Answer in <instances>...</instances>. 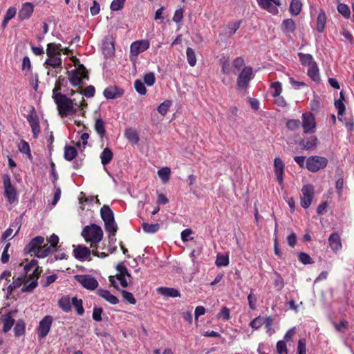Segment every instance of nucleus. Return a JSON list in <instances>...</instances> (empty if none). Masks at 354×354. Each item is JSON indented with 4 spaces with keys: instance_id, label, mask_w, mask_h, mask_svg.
<instances>
[{
    "instance_id": "nucleus-1",
    "label": "nucleus",
    "mask_w": 354,
    "mask_h": 354,
    "mask_svg": "<svg viewBox=\"0 0 354 354\" xmlns=\"http://www.w3.org/2000/svg\"><path fill=\"white\" fill-rule=\"evenodd\" d=\"M44 238L42 236H37L33 238L25 247L24 252L26 254L34 253L37 258H45L55 250L48 244L43 245Z\"/></svg>"
},
{
    "instance_id": "nucleus-2",
    "label": "nucleus",
    "mask_w": 354,
    "mask_h": 354,
    "mask_svg": "<svg viewBox=\"0 0 354 354\" xmlns=\"http://www.w3.org/2000/svg\"><path fill=\"white\" fill-rule=\"evenodd\" d=\"M53 97L61 117H66L76 113L77 109L74 106L73 100L70 99L64 94L57 93V88L53 89Z\"/></svg>"
},
{
    "instance_id": "nucleus-3",
    "label": "nucleus",
    "mask_w": 354,
    "mask_h": 354,
    "mask_svg": "<svg viewBox=\"0 0 354 354\" xmlns=\"http://www.w3.org/2000/svg\"><path fill=\"white\" fill-rule=\"evenodd\" d=\"M82 236L86 242L96 244L102 239L103 232L102 228L97 225L91 224V225L86 226L83 229Z\"/></svg>"
},
{
    "instance_id": "nucleus-4",
    "label": "nucleus",
    "mask_w": 354,
    "mask_h": 354,
    "mask_svg": "<svg viewBox=\"0 0 354 354\" xmlns=\"http://www.w3.org/2000/svg\"><path fill=\"white\" fill-rule=\"evenodd\" d=\"M100 215L104 222L105 230L117 232L118 225L114 220L113 212L109 206L103 205L100 209Z\"/></svg>"
},
{
    "instance_id": "nucleus-5",
    "label": "nucleus",
    "mask_w": 354,
    "mask_h": 354,
    "mask_svg": "<svg viewBox=\"0 0 354 354\" xmlns=\"http://www.w3.org/2000/svg\"><path fill=\"white\" fill-rule=\"evenodd\" d=\"M44 66L48 70V75L56 77L62 70V60L61 56L48 57Z\"/></svg>"
},
{
    "instance_id": "nucleus-6",
    "label": "nucleus",
    "mask_w": 354,
    "mask_h": 354,
    "mask_svg": "<svg viewBox=\"0 0 354 354\" xmlns=\"http://www.w3.org/2000/svg\"><path fill=\"white\" fill-rule=\"evenodd\" d=\"M328 164V159L319 156H311L306 159V167L311 172H317L324 169Z\"/></svg>"
},
{
    "instance_id": "nucleus-7",
    "label": "nucleus",
    "mask_w": 354,
    "mask_h": 354,
    "mask_svg": "<svg viewBox=\"0 0 354 354\" xmlns=\"http://www.w3.org/2000/svg\"><path fill=\"white\" fill-rule=\"evenodd\" d=\"M252 78V68L250 66H245L243 68L237 78V88L241 91H246L250 81Z\"/></svg>"
},
{
    "instance_id": "nucleus-8",
    "label": "nucleus",
    "mask_w": 354,
    "mask_h": 354,
    "mask_svg": "<svg viewBox=\"0 0 354 354\" xmlns=\"http://www.w3.org/2000/svg\"><path fill=\"white\" fill-rule=\"evenodd\" d=\"M3 183L4 187V195L7 198L8 201L12 204L17 201V191L12 186L10 180V177L8 174H5L3 176Z\"/></svg>"
},
{
    "instance_id": "nucleus-9",
    "label": "nucleus",
    "mask_w": 354,
    "mask_h": 354,
    "mask_svg": "<svg viewBox=\"0 0 354 354\" xmlns=\"http://www.w3.org/2000/svg\"><path fill=\"white\" fill-rule=\"evenodd\" d=\"M302 123L301 127L304 133L306 134H311L315 131L316 122L313 114L310 112L304 113L302 114Z\"/></svg>"
},
{
    "instance_id": "nucleus-10",
    "label": "nucleus",
    "mask_w": 354,
    "mask_h": 354,
    "mask_svg": "<svg viewBox=\"0 0 354 354\" xmlns=\"http://www.w3.org/2000/svg\"><path fill=\"white\" fill-rule=\"evenodd\" d=\"M302 196L301 197V205L303 208L307 209L312 203L314 197L315 189L310 184L305 185L301 188Z\"/></svg>"
},
{
    "instance_id": "nucleus-11",
    "label": "nucleus",
    "mask_w": 354,
    "mask_h": 354,
    "mask_svg": "<svg viewBox=\"0 0 354 354\" xmlns=\"http://www.w3.org/2000/svg\"><path fill=\"white\" fill-rule=\"evenodd\" d=\"M75 279L84 288L90 290H95L99 285L98 281L88 274H77L75 276Z\"/></svg>"
},
{
    "instance_id": "nucleus-12",
    "label": "nucleus",
    "mask_w": 354,
    "mask_h": 354,
    "mask_svg": "<svg viewBox=\"0 0 354 354\" xmlns=\"http://www.w3.org/2000/svg\"><path fill=\"white\" fill-rule=\"evenodd\" d=\"M53 323V317L50 315L45 316L37 327V336L39 339H44L48 334Z\"/></svg>"
},
{
    "instance_id": "nucleus-13",
    "label": "nucleus",
    "mask_w": 354,
    "mask_h": 354,
    "mask_svg": "<svg viewBox=\"0 0 354 354\" xmlns=\"http://www.w3.org/2000/svg\"><path fill=\"white\" fill-rule=\"evenodd\" d=\"M259 6L268 10L269 12L276 15L279 10L277 6L281 5L280 0H257Z\"/></svg>"
},
{
    "instance_id": "nucleus-14",
    "label": "nucleus",
    "mask_w": 354,
    "mask_h": 354,
    "mask_svg": "<svg viewBox=\"0 0 354 354\" xmlns=\"http://www.w3.org/2000/svg\"><path fill=\"white\" fill-rule=\"evenodd\" d=\"M149 48V42L148 40H139L134 41L130 46V52L133 55H138L140 53L144 52Z\"/></svg>"
},
{
    "instance_id": "nucleus-15",
    "label": "nucleus",
    "mask_w": 354,
    "mask_h": 354,
    "mask_svg": "<svg viewBox=\"0 0 354 354\" xmlns=\"http://www.w3.org/2000/svg\"><path fill=\"white\" fill-rule=\"evenodd\" d=\"M26 119L31 127L33 137L37 138L40 133V127L39 118L34 110L27 115Z\"/></svg>"
},
{
    "instance_id": "nucleus-16",
    "label": "nucleus",
    "mask_w": 354,
    "mask_h": 354,
    "mask_svg": "<svg viewBox=\"0 0 354 354\" xmlns=\"http://www.w3.org/2000/svg\"><path fill=\"white\" fill-rule=\"evenodd\" d=\"M73 255L77 259L80 261H83L87 259L91 254V252L89 250V248H88L86 246L79 245L77 247H75V245H73Z\"/></svg>"
},
{
    "instance_id": "nucleus-17",
    "label": "nucleus",
    "mask_w": 354,
    "mask_h": 354,
    "mask_svg": "<svg viewBox=\"0 0 354 354\" xmlns=\"http://www.w3.org/2000/svg\"><path fill=\"white\" fill-rule=\"evenodd\" d=\"M284 167L285 165L282 160L279 157L275 158L274 160V173L277 180L280 185H281L283 181Z\"/></svg>"
},
{
    "instance_id": "nucleus-18",
    "label": "nucleus",
    "mask_w": 354,
    "mask_h": 354,
    "mask_svg": "<svg viewBox=\"0 0 354 354\" xmlns=\"http://www.w3.org/2000/svg\"><path fill=\"white\" fill-rule=\"evenodd\" d=\"M69 75V80L71 84L77 86L82 84L83 80H88V74H80V72H77L73 70L67 72Z\"/></svg>"
},
{
    "instance_id": "nucleus-19",
    "label": "nucleus",
    "mask_w": 354,
    "mask_h": 354,
    "mask_svg": "<svg viewBox=\"0 0 354 354\" xmlns=\"http://www.w3.org/2000/svg\"><path fill=\"white\" fill-rule=\"evenodd\" d=\"M102 53L105 57H111L115 53V46L113 38L106 37L102 43Z\"/></svg>"
},
{
    "instance_id": "nucleus-20",
    "label": "nucleus",
    "mask_w": 354,
    "mask_h": 354,
    "mask_svg": "<svg viewBox=\"0 0 354 354\" xmlns=\"http://www.w3.org/2000/svg\"><path fill=\"white\" fill-rule=\"evenodd\" d=\"M34 10V6L32 3L26 2L23 4L22 8L20 9L18 17L21 20L29 19Z\"/></svg>"
},
{
    "instance_id": "nucleus-21",
    "label": "nucleus",
    "mask_w": 354,
    "mask_h": 354,
    "mask_svg": "<svg viewBox=\"0 0 354 354\" xmlns=\"http://www.w3.org/2000/svg\"><path fill=\"white\" fill-rule=\"evenodd\" d=\"M14 312H9L7 314L1 316V321L3 322V331L4 333L8 332L15 324V319L12 317Z\"/></svg>"
},
{
    "instance_id": "nucleus-22",
    "label": "nucleus",
    "mask_w": 354,
    "mask_h": 354,
    "mask_svg": "<svg viewBox=\"0 0 354 354\" xmlns=\"http://www.w3.org/2000/svg\"><path fill=\"white\" fill-rule=\"evenodd\" d=\"M103 94L106 99H115L122 96L123 91L115 86H109L104 89Z\"/></svg>"
},
{
    "instance_id": "nucleus-23",
    "label": "nucleus",
    "mask_w": 354,
    "mask_h": 354,
    "mask_svg": "<svg viewBox=\"0 0 354 354\" xmlns=\"http://www.w3.org/2000/svg\"><path fill=\"white\" fill-rule=\"evenodd\" d=\"M97 295L111 304L115 305L119 303V299L107 290L98 289Z\"/></svg>"
},
{
    "instance_id": "nucleus-24",
    "label": "nucleus",
    "mask_w": 354,
    "mask_h": 354,
    "mask_svg": "<svg viewBox=\"0 0 354 354\" xmlns=\"http://www.w3.org/2000/svg\"><path fill=\"white\" fill-rule=\"evenodd\" d=\"M318 139L315 136H311L306 139H304L300 142V145L303 149L310 150L317 147Z\"/></svg>"
},
{
    "instance_id": "nucleus-25",
    "label": "nucleus",
    "mask_w": 354,
    "mask_h": 354,
    "mask_svg": "<svg viewBox=\"0 0 354 354\" xmlns=\"http://www.w3.org/2000/svg\"><path fill=\"white\" fill-rule=\"evenodd\" d=\"M61 44L50 43L47 45L46 55L48 57L61 56Z\"/></svg>"
},
{
    "instance_id": "nucleus-26",
    "label": "nucleus",
    "mask_w": 354,
    "mask_h": 354,
    "mask_svg": "<svg viewBox=\"0 0 354 354\" xmlns=\"http://www.w3.org/2000/svg\"><path fill=\"white\" fill-rule=\"evenodd\" d=\"M330 247L334 251H337L342 248L340 237L337 233H333L328 238Z\"/></svg>"
},
{
    "instance_id": "nucleus-27",
    "label": "nucleus",
    "mask_w": 354,
    "mask_h": 354,
    "mask_svg": "<svg viewBox=\"0 0 354 354\" xmlns=\"http://www.w3.org/2000/svg\"><path fill=\"white\" fill-rule=\"evenodd\" d=\"M326 15L324 10H320L317 18V30L319 32H323L326 23Z\"/></svg>"
},
{
    "instance_id": "nucleus-28",
    "label": "nucleus",
    "mask_w": 354,
    "mask_h": 354,
    "mask_svg": "<svg viewBox=\"0 0 354 354\" xmlns=\"http://www.w3.org/2000/svg\"><path fill=\"white\" fill-rule=\"evenodd\" d=\"M71 304L72 302L68 295H64L58 300L59 307L65 313H68L71 310Z\"/></svg>"
},
{
    "instance_id": "nucleus-29",
    "label": "nucleus",
    "mask_w": 354,
    "mask_h": 354,
    "mask_svg": "<svg viewBox=\"0 0 354 354\" xmlns=\"http://www.w3.org/2000/svg\"><path fill=\"white\" fill-rule=\"evenodd\" d=\"M158 292L164 296L169 297H178L180 296V292L173 288L160 287L158 289Z\"/></svg>"
},
{
    "instance_id": "nucleus-30",
    "label": "nucleus",
    "mask_w": 354,
    "mask_h": 354,
    "mask_svg": "<svg viewBox=\"0 0 354 354\" xmlns=\"http://www.w3.org/2000/svg\"><path fill=\"white\" fill-rule=\"evenodd\" d=\"M113 158V153L109 148H105L100 154L101 162L103 165H108Z\"/></svg>"
},
{
    "instance_id": "nucleus-31",
    "label": "nucleus",
    "mask_w": 354,
    "mask_h": 354,
    "mask_svg": "<svg viewBox=\"0 0 354 354\" xmlns=\"http://www.w3.org/2000/svg\"><path fill=\"white\" fill-rule=\"evenodd\" d=\"M302 3L300 0H292L290 5V12L297 16L301 11Z\"/></svg>"
},
{
    "instance_id": "nucleus-32",
    "label": "nucleus",
    "mask_w": 354,
    "mask_h": 354,
    "mask_svg": "<svg viewBox=\"0 0 354 354\" xmlns=\"http://www.w3.org/2000/svg\"><path fill=\"white\" fill-rule=\"evenodd\" d=\"M77 155V151L75 147L72 146H65L64 147V158L68 161L73 160Z\"/></svg>"
},
{
    "instance_id": "nucleus-33",
    "label": "nucleus",
    "mask_w": 354,
    "mask_h": 354,
    "mask_svg": "<svg viewBox=\"0 0 354 354\" xmlns=\"http://www.w3.org/2000/svg\"><path fill=\"white\" fill-rule=\"evenodd\" d=\"M95 130L101 138H102L105 135V123L102 118H97L95 120Z\"/></svg>"
},
{
    "instance_id": "nucleus-34",
    "label": "nucleus",
    "mask_w": 354,
    "mask_h": 354,
    "mask_svg": "<svg viewBox=\"0 0 354 354\" xmlns=\"http://www.w3.org/2000/svg\"><path fill=\"white\" fill-rule=\"evenodd\" d=\"M307 73L308 75L315 82H318L320 80L319 68L316 63L309 66Z\"/></svg>"
},
{
    "instance_id": "nucleus-35",
    "label": "nucleus",
    "mask_w": 354,
    "mask_h": 354,
    "mask_svg": "<svg viewBox=\"0 0 354 354\" xmlns=\"http://www.w3.org/2000/svg\"><path fill=\"white\" fill-rule=\"evenodd\" d=\"M298 56L299 57L300 62L303 65H308V66H310L316 63L310 54H304L302 53H299Z\"/></svg>"
},
{
    "instance_id": "nucleus-36",
    "label": "nucleus",
    "mask_w": 354,
    "mask_h": 354,
    "mask_svg": "<svg viewBox=\"0 0 354 354\" xmlns=\"http://www.w3.org/2000/svg\"><path fill=\"white\" fill-rule=\"evenodd\" d=\"M296 26L293 19H287L283 21L282 30L283 32H292L295 30Z\"/></svg>"
},
{
    "instance_id": "nucleus-37",
    "label": "nucleus",
    "mask_w": 354,
    "mask_h": 354,
    "mask_svg": "<svg viewBox=\"0 0 354 354\" xmlns=\"http://www.w3.org/2000/svg\"><path fill=\"white\" fill-rule=\"evenodd\" d=\"M25 323L23 319H18L17 323L14 327V333L15 335L17 337H20L23 335L25 333Z\"/></svg>"
},
{
    "instance_id": "nucleus-38",
    "label": "nucleus",
    "mask_w": 354,
    "mask_h": 354,
    "mask_svg": "<svg viewBox=\"0 0 354 354\" xmlns=\"http://www.w3.org/2000/svg\"><path fill=\"white\" fill-rule=\"evenodd\" d=\"M142 229L144 232L146 233H151L153 234L158 232L160 229V225L158 223H142Z\"/></svg>"
},
{
    "instance_id": "nucleus-39",
    "label": "nucleus",
    "mask_w": 354,
    "mask_h": 354,
    "mask_svg": "<svg viewBox=\"0 0 354 354\" xmlns=\"http://www.w3.org/2000/svg\"><path fill=\"white\" fill-rule=\"evenodd\" d=\"M72 304L73 305L74 308H75L77 313L79 315H82L84 313V309L83 308L82 305V300L81 299H78L76 297H74L72 298L71 300Z\"/></svg>"
},
{
    "instance_id": "nucleus-40",
    "label": "nucleus",
    "mask_w": 354,
    "mask_h": 354,
    "mask_svg": "<svg viewBox=\"0 0 354 354\" xmlns=\"http://www.w3.org/2000/svg\"><path fill=\"white\" fill-rule=\"evenodd\" d=\"M337 11L346 19H348L351 16V10L349 7L343 3L337 5Z\"/></svg>"
},
{
    "instance_id": "nucleus-41",
    "label": "nucleus",
    "mask_w": 354,
    "mask_h": 354,
    "mask_svg": "<svg viewBox=\"0 0 354 354\" xmlns=\"http://www.w3.org/2000/svg\"><path fill=\"white\" fill-rule=\"evenodd\" d=\"M215 263L218 267L227 266L229 264L228 255L218 254L216 256Z\"/></svg>"
},
{
    "instance_id": "nucleus-42",
    "label": "nucleus",
    "mask_w": 354,
    "mask_h": 354,
    "mask_svg": "<svg viewBox=\"0 0 354 354\" xmlns=\"http://www.w3.org/2000/svg\"><path fill=\"white\" fill-rule=\"evenodd\" d=\"M186 55L189 64L191 66H194L196 64V57L194 50L188 47L186 50Z\"/></svg>"
},
{
    "instance_id": "nucleus-43",
    "label": "nucleus",
    "mask_w": 354,
    "mask_h": 354,
    "mask_svg": "<svg viewBox=\"0 0 354 354\" xmlns=\"http://www.w3.org/2000/svg\"><path fill=\"white\" fill-rule=\"evenodd\" d=\"M171 101L168 100H165L158 106L157 110L158 113L163 116L165 115L167 113L170 106H171Z\"/></svg>"
},
{
    "instance_id": "nucleus-44",
    "label": "nucleus",
    "mask_w": 354,
    "mask_h": 354,
    "mask_svg": "<svg viewBox=\"0 0 354 354\" xmlns=\"http://www.w3.org/2000/svg\"><path fill=\"white\" fill-rule=\"evenodd\" d=\"M171 174V169L169 167H163L158 170V176L162 179V180L165 183L169 180V176Z\"/></svg>"
},
{
    "instance_id": "nucleus-45",
    "label": "nucleus",
    "mask_w": 354,
    "mask_h": 354,
    "mask_svg": "<svg viewBox=\"0 0 354 354\" xmlns=\"http://www.w3.org/2000/svg\"><path fill=\"white\" fill-rule=\"evenodd\" d=\"M301 126L299 120L291 119L288 120L286 123V127L290 131H295Z\"/></svg>"
},
{
    "instance_id": "nucleus-46",
    "label": "nucleus",
    "mask_w": 354,
    "mask_h": 354,
    "mask_svg": "<svg viewBox=\"0 0 354 354\" xmlns=\"http://www.w3.org/2000/svg\"><path fill=\"white\" fill-rule=\"evenodd\" d=\"M80 94H83L86 97H93L95 93V88L93 86L89 85L85 88L84 91L80 89L77 91Z\"/></svg>"
},
{
    "instance_id": "nucleus-47",
    "label": "nucleus",
    "mask_w": 354,
    "mask_h": 354,
    "mask_svg": "<svg viewBox=\"0 0 354 354\" xmlns=\"http://www.w3.org/2000/svg\"><path fill=\"white\" fill-rule=\"evenodd\" d=\"M18 148L21 153L27 154L29 158L31 157L30 146L27 142L21 140L19 144Z\"/></svg>"
},
{
    "instance_id": "nucleus-48",
    "label": "nucleus",
    "mask_w": 354,
    "mask_h": 354,
    "mask_svg": "<svg viewBox=\"0 0 354 354\" xmlns=\"http://www.w3.org/2000/svg\"><path fill=\"white\" fill-rule=\"evenodd\" d=\"M263 319L264 317H262L261 316L257 317L250 322V326L254 330L259 329L263 324Z\"/></svg>"
},
{
    "instance_id": "nucleus-49",
    "label": "nucleus",
    "mask_w": 354,
    "mask_h": 354,
    "mask_svg": "<svg viewBox=\"0 0 354 354\" xmlns=\"http://www.w3.org/2000/svg\"><path fill=\"white\" fill-rule=\"evenodd\" d=\"M277 352L278 354H288L286 343L284 340H279L276 345Z\"/></svg>"
},
{
    "instance_id": "nucleus-50",
    "label": "nucleus",
    "mask_w": 354,
    "mask_h": 354,
    "mask_svg": "<svg viewBox=\"0 0 354 354\" xmlns=\"http://www.w3.org/2000/svg\"><path fill=\"white\" fill-rule=\"evenodd\" d=\"M136 91L140 95H145L147 89L145 84L140 80H136L134 83Z\"/></svg>"
},
{
    "instance_id": "nucleus-51",
    "label": "nucleus",
    "mask_w": 354,
    "mask_h": 354,
    "mask_svg": "<svg viewBox=\"0 0 354 354\" xmlns=\"http://www.w3.org/2000/svg\"><path fill=\"white\" fill-rule=\"evenodd\" d=\"M125 136L131 142L137 143L139 141V137L137 133L131 129L126 131Z\"/></svg>"
},
{
    "instance_id": "nucleus-52",
    "label": "nucleus",
    "mask_w": 354,
    "mask_h": 354,
    "mask_svg": "<svg viewBox=\"0 0 354 354\" xmlns=\"http://www.w3.org/2000/svg\"><path fill=\"white\" fill-rule=\"evenodd\" d=\"M144 82L149 86H151L155 83V75L152 72H149L144 75Z\"/></svg>"
},
{
    "instance_id": "nucleus-53",
    "label": "nucleus",
    "mask_w": 354,
    "mask_h": 354,
    "mask_svg": "<svg viewBox=\"0 0 354 354\" xmlns=\"http://www.w3.org/2000/svg\"><path fill=\"white\" fill-rule=\"evenodd\" d=\"M121 293L123 297V299L128 301L129 304H135L136 303V300L131 292H129L124 290H122Z\"/></svg>"
},
{
    "instance_id": "nucleus-54",
    "label": "nucleus",
    "mask_w": 354,
    "mask_h": 354,
    "mask_svg": "<svg viewBox=\"0 0 354 354\" xmlns=\"http://www.w3.org/2000/svg\"><path fill=\"white\" fill-rule=\"evenodd\" d=\"M217 317L223 319L225 321H227L230 318V311L228 308L224 306L221 310V312L218 314Z\"/></svg>"
},
{
    "instance_id": "nucleus-55",
    "label": "nucleus",
    "mask_w": 354,
    "mask_h": 354,
    "mask_svg": "<svg viewBox=\"0 0 354 354\" xmlns=\"http://www.w3.org/2000/svg\"><path fill=\"white\" fill-rule=\"evenodd\" d=\"M125 0H113L110 6L112 10L118 11L121 10L124 4Z\"/></svg>"
},
{
    "instance_id": "nucleus-56",
    "label": "nucleus",
    "mask_w": 354,
    "mask_h": 354,
    "mask_svg": "<svg viewBox=\"0 0 354 354\" xmlns=\"http://www.w3.org/2000/svg\"><path fill=\"white\" fill-rule=\"evenodd\" d=\"M299 260L303 263V264H310L313 263V261H312L311 257L305 252H300L298 255Z\"/></svg>"
},
{
    "instance_id": "nucleus-57",
    "label": "nucleus",
    "mask_w": 354,
    "mask_h": 354,
    "mask_svg": "<svg viewBox=\"0 0 354 354\" xmlns=\"http://www.w3.org/2000/svg\"><path fill=\"white\" fill-rule=\"evenodd\" d=\"M306 339L301 338L298 341L297 354H306Z\"/></svg>"
},
{
    "instance_id": "nucleus-58",
    "label": "nucleus",
    "mask_w": 354,
    "mask_h": 354,
    "mask_svg": "<svg viewBox=\"0 0 354 354\" xmlns=\"http://www.w3.org/2000/svg\"><path fill=\"white\" fill-rule=\"evenodd\" d=\"M103 310L102 308L95 307L93 310V319L96 322H100L102 320V313Z\"/></svg>"
},
{
    "instance_id": "nucleus-59",
    "label": "nucleus",
    "mask_w": 354,
    "mask_h": 354,
    "mask_svg": "<svg viewBox=\"0 0 354 354\" xmlns=\"http://www.w3.org/2000/svg\"><path fill=\"white\" fill-rule=\"evenodd\" d=\"M271 86L274 89V93H272V96H274V97L279 96L282 91L281 84L279 82H273L271 84Z\"/></svg>"
},
{
    "instance_id": "nucleus-60",
    "label": "nucleus",
    "mask_w": 354,
    "mask_h": 354,
    "mask_svg": "<svg viewBox=\"0 0 354 354\" xmlns=\"http://www.w3.org/2000/svg\"><path fill=\"white\" fill-rule=\"evenodd\" d=\"M335 108L337 109L338 115H342L345 111V105L341 100H335Z\"/></svg>"
},
{
    "instance_id": "nucleus-61",
    "label": "nucleus",
    "mask_w": 354,
    "mask_h": 354,
    "mask_svg": "<svg viewBox=\"0 0 354 354\" xmlns=\"http://www.w3.org/2000/svg\"><path fill=\"white\" fill-rule=\"evenodd\" d=\"M73 62L77 66V68L74 70L75 71L80 72V74L82 75L88 74V72L85 66L83 64H81L77 58H75L73 59Z\"/></svg>"
},
{
    "instance_id": "nucleus-62",
    "label": "nucleus",
    "mask_w": 354,
    "mask_h": 354,
    "mask_svg": "<svg viewBox=\"0 0 354 354\" xmlns=\"http://www.w3.org/2000/svg\"><path fill=\"white\" fill-rule=\"evenodd\" d=\"M248 304L249 307L252 310L256 309V302H257V298L254 296V295L252 293V290L248 296Z\"/></svg>"
},
{
    "instance_id": "nucleus-63",
    "label": "nucleus",
    "mask_w": 354,
    "mask_h": 354,
    "mask_svg": "<svg viewBox=\"0 0 354 354\" xmlns=\"http://www.w3.org/2000/svg\"><path fill=\"white\" fill-rule=\"evenodd\" d=\"M244 59L242 57H239L234 60L232 66L234 69L239 71L244 66Z\"/></svg>"
},
{
    "instance_id": "nucleus-64",
    "label": "nucleus",
    "mask_w": 354,
    "mask_h": 354,
    "mask_svg": "<svg viewBox=\"0 0 354 354\" xmlns=\"http://www.w3.org/2000/svg\"><path fill=\"white\" fill-rule=\"evenodd\" d=\"M240 25H241V21L230 23L227 25V28L230 30V34L231 35L234 34L237 31V30L239 28Z\"/></svg>"
}]
</instances>
